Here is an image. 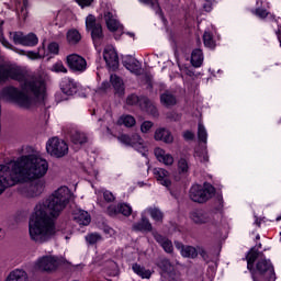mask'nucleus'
<instances>
[{
	"label": "nucleus",
	"mask_w": 281,
	"mask_h": 281,
	"mask_svg": "<svg viewBox=\"0 0 281 281\" xmlns=\"http://www.w3.org/2000/svg\"><path fill=\"white\" fill-rule=\"evenodd\" d=\"M71 190L67 187H59L56 189L43 204L35 206L29 222V236L36 245H44L49 243L56 236L55 218H58L63 211L69 205L71 201Z\"/></svg>",
	"instance_id": "f257e3e1"
},
{
	"label": "nucleus",
	"mask_w": 281,
	"mask_h": 281,
	"mask_svg": "<svg viewBox=\"0 0 281 281\" xmlns=\"http://www.w3.org/2000/svg\"><path fill=\"white\" fill-rule=\"evenodd\" d=\"M49 164L36 154L24 155L8 165H0V194L5 188L41 179L47 175Z\"/></svg>",
	"instance_id": "f03ea898"
},
{
	"label": "nucleus",
	"mask_w": 281,
	"mask_h": 281,
	"mask_svg": "<svg viewBox=\"0 0 281 281\" xmlns=\"http://www.w3.org/2000/svg\"><path fill=\"white\" fill-rule=\"evenodd\" d=\"M15 80L30 95L37 100H45V80L23 69L15 64H0V82Z\"/></svg>",
	"instance_id": "7ed1b4c3"
},
{
	"label": "nucleus",
	"mask_w": 281,
	"mask_h": 281,
	"mask_svg": "<svg viewBox=\"0 0 281 281\" xmlns=\"http://www.w3.org/2000/svg\"><path fill=\"white\" fill-rule=\"evenodd\" d=\"M250 271L254 281H260L262 278H267L269 281L276 280L273 265H271V261L265 259V257L258 259L255 270L252 269Z\"/></svg>",
	"instance_id": "20e7f679"
},
{
	"label": "nucleus",
	"mask_w": 281,
	"mask_h": 281,
	"mask_svg": "<svg viewBox=\"0 0 281 281\" xmlns=\"http://www.w3.org/2000/svg\"><path fill=\"white\" fill-rule=\"evenodd\" d=\"M212 196V184L204 182L203 184H193L189 190V198L193 203H207Z\"/></svg>",
	"instance_id": "39448f33"
},
{
	"label": "nucleus",
	"mask_w": 281,
	"mask_h": 281,
	"mask_svg": "<svg viewBox=\"0 0 281 281\" xmlns=\"http://www.w3.org/2000/svg\"><path fill=\"white\" fill-rule=\"evenodd\" d=\"M46 150L52 157L60 159V157H65L69 153V145L58 137H53L47 140Z\"/></svg>",
	"instance_id": "423d86ee"
},
{
	"label": "nucleus",
	"mask_w": 281,
	"mask_h": 281,
	"mask_svg": "<svg viewBox=\"0 0 281 281\" xmlns=\"http://www.w3.org/2000/svg\"><path fill=\"white\" fill-rule=\"evenodd\" d=\"M3 93L11 100V102H14V104L22 106L23 109H27L32 104V100L15 87L5 88Z\"/></svg>",
	"instance_id": "0eeeda50"
},
{
	"label": "nucleus",
	"mask_w": 281,
	"mask_h": 281,
	"mask_svg": "<svg viewBox=\"0 0 281 281\" xmlns=\"http://www.w3.org/2000/svg\"><path fill=\"white\" fill-rule=\"evenodd\" d=\"M119 140L121 142V144H125V146H132L133 148H135V150L142 153L143 157L148 156L146 143H144V139L138 134H134L132 136L123 134L119 136Z\"/></svg>",
	"instance_id": "6e6552de"
},
{
	"label": "nucleus",
	"mask_w": 281,
	"mask_h": 281,
	"mask_svg": "<svg viewBox=\"0 0 281 281\" xmlns=\"http://www.w3.org/2000/svg\"><path fill=\"white\" fill-rule=\"evenodd\" d=\"M158 267L167 274V279L165 281H181V272H179L177 267L168 259H160Z\"/></svg>",
	"instance_id": "1a4fd4ad"
},
{
	"label": "nucleus",
	"mask_w": 281,
	"mask_h": 281,
	"mask_svg": "<svg viewBox=\"0 0 281 281\" xmlns=\"http://www.w3.org/2000/svg\"><path fill=\"white\" fill-rule=\"evenodd\" d=\"M86 27L91 31V36L93 43L98 45L102 38H104V33H102V24L95 22V16L92 14L86 18Z\"/></svg>",
	"instance_id": "9d476101"
},
{
	"label": "nucleus",
	"mask_w": 281,
	"mask_h": 281,
	"mask_svg": "<svg viewBox=\"0 0 281 281\" xmlns=\"http://www.w3.org/2000/svg\"><path fill=\"white\" fill-rule=\"evenodd\" d=\"M37 269L42 271H56L60 266V258L52 255L44 256L36 261Z\"/></svg>",
	"instance_id": "9b49d317"
},
{
	"label": "nucleus",
	"mask_w": 281,
	"mask_h": 281,
	"mask_svg": "<svg viewBox=\"0 0 281 281\" xmlns=\"http://www.w3.org/2000/svg\"><path fill=\"white\" fill-rule=\"evenodd\" d=\"M156 181L159 183V186H164V188H167V190H170L172 187V179L170 177V171L161 168L156 167L151 170Z\"/></svg>",
	"instance_id": "f8f14e48"
},
{
	"label": "nucleus",
	"mask_w": 281,
	"mask_h": 281,
	"mask_svg": "<svg viewBox=\"0 0 281 281\" xmlns=\"http://www.w3.org/2000/svg\"><path fill=\"white\" fill-rule=\"evenodd\" d=\"M66 60L72 71H85L87 69V59L78 54L68 55Z\"/></svg>",
	"instance_id": "ddd939ff"
},
{
	"label": "nucleus",
	"mask_w": 281,
	"mask_h": 281,
	"mask_svg": "<svg viewBox=\"0 0 281 281\" xmlns=\"http://www.w3.org/2000/svg\"><path fill=\"white\" fill-rule=\"evenodd\" d=\"M103 58L110 67V69H115L119 64V57H117V52H115V48L113 46H106L103 50Z\"/></svg>",
	"instance_id": "4468645a"
},
{
	"label": "nucleus",
	"mask_w": 281,
	"mask_h": 281,
	"mask_svg": "<svg viewBox=\"0 0 281 281\" xmlns=\"http://www.w3.org/2000/svg\"><path fill=\"white\" fill-rule=\"evenodd\" d=\"M108 214L110 216H115L117 214H123V216H131L133 214V207L126 203H120L117 205H110L108 207Z\"/></svg>",
	"instance_id": "2eb2a0df"
},
{
	"label": "nucleus",
	"mask_w": 281,
	"mask_h": 281,
	"mask_svg": "<svg viewBox=\"0 0 281 281\" xmlns=\"http://www.w3.org/2000/svg\"><path fill=\"white\" fill-rule=\"evenodd\" d=\"M104 21L110 32H122L124 30V26L120 24L115 15L109 11L104 13Z\"/></svg>",
	"instance_id": "dca6fc26"
},
{
	"label": "nucleus",
	"mask_w": 281,
	"mask_h": 281,
	"mask_svg": "<svg viewBox=\"0 0 281 281\" xmlns=\"http://www.w3.org/2000/svg\"><path fill=\"white\" fill-rule=\"evenodd\" d=\"M176 249H178L183 258H196L199 250L193 246H183L180 241H175Z\"/></svg>",
	"instance_id": "f3484780"
},
{
	"label": "nucleus",
	"mask_w": 281,
	"mask_h": 281,
	"mask_svg": "<svg viewBox=\"0 0 281 281\" xmlns=\"http://www.w3.org/2000/svg\"><path fill=\"white\" fill-rule=\"evenodd\" d=\"M60 87L65 95H74V93H77L78 91V83H76V81L69 77L61 80Z\"/></svg>",
	"instance_id": "a211bd4d"
},
{
	"label": "nucleus",
	"mask_w": 281,
	"mask_h": 281,
	"mask_svg": "<svg viewBox=\"0 0 281 281\" xmlns=\"http://www.w3.org/2000/svg\"><path fill=\"white\" fill-rule=\"evenodd\" d=\"M156 142H164V144H172L175 142V136L167 128L160 127L157 128L154 135Z\"/></svg>",
	"instance_id": "6ab92c4d"
},
{
	"label": "nucleus",
	"mask_w": 281,
	"mask_h": 281,
	"mask_svg": "<svg viewBox=\"0 0 281 281\" xmlns=\"http://www.w3.org/2000/svg\"><path fill=\"white\" fill-rule=\"evenodd\" d=\"M154 155L160 164H164L165 166H172L175 164V158L170 154H166V150H164L161 147H156L154 149Z\"/></svg>",
	"instance_id": "aec40b11"
},
{
	"label": "nucleus",
	"mask_w": 281,
	"mask_h": 281,
	"mask_svg": "<svg viewBox=\"0 0 281 281\" xmlns=\"http://www.w3.org/2000/svg\"><path fill=\"white\" fill-rule=\"evenodd\" d=\"M153 236L156 240V243H158V245H160V247H162L164 251H166V254H172V251H175V246L172 245V240L168 239V237L162 236L158 233H153Z\"/></svg>",
	"instance_id": "412c9836"
},
{
	"label": "nucleus",
	"mask_w": 281,
	"mask_h": 281,
	"mask_svg": "<svg viewBox=\"0 0 281 281\" xmlns=\"http://www.w3.org/2000/svg\"><path fill=\"white\" fill-rule=\"evenodd\" d=\"M123 66L127 68L131 74H135L136 76L142 74V64L133 57H125L123 59Z\"/></svg>",
	"instance_id": "4be33fe9"
},
{
	"label": "nucleus",
	"mask_w": 281,
	"mask_h": 281,
	"mask_svg": "<svg viewBox=\"0 0 281 281\" xmlns=\"http://www.w3.org/2000/svg\"><path fill=\"white\" fill-rule=\"evenodd\" d=\"M72 216L76 223H78L79 225L87 226L89 225V223H91V215H89V213L85 210H81V209L74 210Z\"/></svg>",
	"instance_id": "5701e85b"
},
{
	"label": "nucleus",
	"mask_w": 281,
	"mask_h": 281,
	"mask_svg": "<svg viewBox=\"0 0 281 281\" xmlns=\"http://www.w3.org/2000/svg\"><path fill=\"white\" fill-rule=\"evenodd\" d=\"M132 270L134 271V273H136V276H138V278H142V280H150V278H153V273H155V271L139 263H134L132 266Z\"/></svg>",
	"instance_id": "b1692460"
},
{
	"label": "nucleus",
	"mask_w": 281,
	"mask_h": 281,
	"mask_svg": "<svg viewBox=\"0 0 281 281\" xmlns=\"http://www.w3.org/2000/svg\"><path fill=\"white\" fill-rule=\"evenodd\" d=\"M190 218L193 221V223H196L198 225H203V223H207L210 221V214H207L203 210H193L190 213Z\"/></svg>",
	"instance_id": "393cba45"
},
{
	"label": "nucleus",
	"mask_w": 281,
	"mask_h": 281,
	"mask_svg": "<svg viewBox=\"0 0 281 281\" xmlns=\"http://www.w3.org/2000/svg\"><path fill=\"white\" fill-rule=\"evenodd\" d=\"M43 190H45V183L41 180H37L29 184L26 194L27 196H38L40 194H43Z\"/></svg>",
	"instance_id": "a878e982"
},
{
	"label": "nucleus",
	"mask_w": 281,
	"mask_h": 281,
	"mask_svg": "<svg viewBox=\"0 0 281 281\" xmlns=\"http://www.w3.org/2000/svg\"><path fill=\"white\" fill-rule=\"evenodd\" d=\"M134 232H153V224L150 220L142 215V218L138 223L133 224Z\"/></svg>",
	"instance_id": "bb28decb"
},
{
	"label": "nucleus",
	"mask_w": 281,
	"mask_h": 281,
	"mask_svg": "<svg viewBox=\"0 0 281 281\" xmlns=\"http://www.w3.org/2000/svg\"><path fill=\"white\" fill-rule=\"evenodd\" d=\"M139 104L144 111L149 113V115H153L154 117H157L158 112H157V106H155V103L150 101L148 98L144 97L139 100Z\"/></svg>",
	"instance_id": "cd10ccee"
},
{
	"label": "nucleus",
	"mask_w": 281,
	"mask_h": 281,
	"mask_svg": "<svg viewBox=\"0 0 281 281\" xmlns=\"http://www.w3.org/2000/svg\"><path fill=\"white\" fill-rule=\"evenodd\" d=\"M265 255L255 248H252L249 252L248 256L246 257L247 260V269L251 271L254 269V262L258 260V258H263Z\"/></svg>",
	"instance_id": "c85d7f7f"
},
{
	"label": "nucleus",
	"mask_w": 281,
	"mask_h": 281,
	"mask_svg": "<svg viewBox=\"0 0 281 281\" xmlns=\"http://www.w3.org/2000/svg\"><path fill=\"white\" fill-rule=\"evenodd\" d=\"M71 142L75 146H85V144L89 142V136H87V133L85 132L77 131L72 133Z\"/></svg>",
	"instance_id": "c756f323"
},
{
	"label": "nucleus",
	"mask_w": 281,
	"mask_h": 281,
	"mask_svg": "<svg viewBox=\"0 0 281 281\" xmlns=\"http://www.w3.org/2000/svg\"><path fill=\"white\" fill-rule=\"evenodd\" d=\"M67 43L69 45H78L82 41V35L76 29H71L66 34Z\"/></svg>",
	"instance_id": "7c9ffc66"
},
{
	"label": "nucleus",
	"mask_w": 281,
	"mask_h": 281,
	"mask_svg": "<svg viewBox=\"0 0 281 281\" xmlns=\"http://www.w3.org/2000/svg\"><path fill=\"white\" fill-rule=\"evenodd\" d=\"M110 81L119 95H124V81L117 75H111Z\"/></svg>",
	"instance_id": "2f4dec72"
},
{
	"label": "nucleus",
	"mask_w": 281,
	"mask_h": 281,
	"mask_svg": "<svg viewBox=\"0 0 281 281\" xmlns=\"http://www.w3.org/2000/svg\"><path fill=\"white\" fill-rule=\"evenodd\" d=\"M191 65H193V67H201V65H203V50L198 48L192 52Z\"/></svg>",
	"instance_id": "473e14b6"
},
{
	"label": "nucleus",
	"mask_w": 281,
	"mask_h": 281,
	"mask_svg": "<svg viewBox=\"0 0 281 281\" xmlns=\"http://www.w3.org/2000/svg\"><path fill=\"white\" fill-rule=\"evenodd\" d=\"M160 102L164 106H175L177 104V98L172 93L166 91L160 95Z\"/></svg>",
	"instance_id": "72a5a7b5"
},
{
	"label": "nucleus",
	"mask_w": 281,
	"mask_h": 281,
	"mask_svg": "<svg viewBox=\"0 0 281 281\" xmlns=\"http://www.w3.org/2000/svg\"><path fill=\"white\" fill-rule=\"evenodd\" d=\"M214 209L216 212H223V193H216V189H212Z\"/></svg>",
	"instance_id": "f704fd0d"
},
{
	"label": "nucleus",
	"mask_w": 281,
	"mask_h": 281,
	"mask_svg": "<svg viewBox=\"0 0 281 281\" xmlns=\"http://www.w3.org/2000/svg\"><path fill=\"white\" fill-rule=\"evenodd\" d=\"M24 47H34L38 45V37L34 33H29L24 35V42L22 44Z\"/></svg>",
	"instance_id": "c9c22d12"
},
{
	"label": "nucleus",
	"mask_w": 281,
	"mask_h": 281,
	"mask_svg": "<svg viewBox=\"0 0 281 281\" xmlns=\"http://www.w3.org/2000/svg\"><path fill=\"white\" fill-rule=\"evenodd\" d=\"M0 43L7 49H11L12 52H15V54H23L21 48L14 47L12 44H10V42H8V40H5V37L3 36V31L2 30H0Z\"/></svg>",
	"instance_id": "e433bc0d"
},
{
	"label": "nucleus",
	"mask_w": 281,
	"mask_h": 281,
	"mask_svg": "<svg viewBox=\"0 0 281 281\" xmlns=\"http://www.w3.org/2000/svg\"><path fill=\"white\" fill-rule=\"evenodd\" d=\"M148 214L155 221V223H162L164 213L159 209H147Z\"/></svg>",
	"instance_id": "4c0bfd02"
},
{
	"label": "nucleus",
	"mask_w": 281,
	"mask_h": 281,
	"mask_svg": "<svg viewBox=\"0 0 281 281\" xmlns=\"http://www.w3.org/2000/svg\"><path fill=\"white\" fill-rule=\"evenodd\" d=\"M25 34L23 32H10L9 38L13 41L14 45H23Z\"/></svg>",
	"instance_id": "58836bf2"
},
{
	"label": "nucleus",
	"mask_w": 281,
	"mask_h": 281,
	"mask_svg": "<svg viewBox=\"0 0 281 281\" xmlns=\"http://www.w3.org/2000/svg\"><path fill=\"white\" fill-rule=\"evenodd\" d=\"M117 124H123L127 128H131V126H135V117L132 115H123L119 119Z\"/></svg>",
	"instance_id": "ea45409f"
},
{
	"label": "nucleus",
	"mask_w": 281,
	"mask_h": 281,
	"mask_svg": "<svg viewBox=\"0 0 281 281\" xmlns=\"http://www.w3.org/2000/svg\"><path fill=\"white\" fill-rule=\"evenodd\" d=\"M189 170H190V165L188 164V159L180 158L178 160V171H179V175H188Z\"/></svg>",
	"instance_id": "a19ab883"
},
{
	"label": "nucleus",
	"mask_w": 281,
	"mask_h": 281,
	"mask_svg": "<svg viewBox=\"0 0 281 281\" xmlns=\"http://www.w3.org/2000/svg\"><path fill=\"white\" fill-rule=\"evenodd\" d=\"M22 50V53H18L20 54V56H27V58H30L31 60H38V58H43V56L41 55V50L40 52H32V50H29V52H25L23 49H20Z\"/></svg>",
	"instance_id": "79ce46f5"
},
{
	"label": "nucleus",
	"mask_w": 281,
	"mask_h": 281,
	"mask_svg": "<svg viewBox=\"0 0 281 281\" xmlns=\"http://www.w3.org/2000/svg\"><path fill=\"white\" fill-rule=\"evenodd\" d=\"M100 240H102V235L98 233H91L86 236V241L89 245H95V243H100Z\"/></svg>",
	"instance_id": "37998d69"
},
{
	"label": "nucleus",
	"mask_w": 281,
	"mask_h": 281,
	"mask_svg": "<svg viewBox=\"0 0 281 281\" xmlns=\"http://www.w3.org/2000/svg\"><path fill=\"white\" fill-rule=\"evenodd\" d=\"M16 8L20 10L21 16L25 19L27 14V0H19Z\"/></svg>",
	"instance_id": "c03bdc74"
},
{
	"label": "nucleus",
	"mask_w": 281,
	"mask_h": 281,
	"mask_svg": "<svg viewBox=\"0 0 281 281\" xmlns=\"http://www.w3.org/2000/svg\"><path fill=\"white\" fill-rule=\"evenodd\" d=\"M198 137L200 142H207V131H205V126H203V124H199Z\"/></svg>",
	"instance_id": "a18cd8bd"
},
{
	"label": "nucleus",
	"mask_w": 281,
	"mask_h": 281,
	"mask_svg": "<svg viewBox=\"0 0 281 281\" xmlns=\"http://www.w3.org/2000/svg\"><path fill=\"white\" fill-rule=\"evenodd\" d=\"M52 71H55V74H67V68L61 64V61H58L53 65Z\"/></svg>",
	"instance_id": "49530a36"
},
{
	"label": "nucleus",
	"mask_w": 281,
	"mask_h": 281,
	"mask_svg": "<svg viewBox=\"0 0 281 281\" xmlns=\"http://www.w3.org/2000/svg\"><path fill=\"white\" fill-rule=\"evenodd\" d=\"M203 42L205 47L212 48V33L210 31L204 32Z\"/></svg>",
	"instance_id": "de8ad7c7"
},
{
	"label": "nucleus",
	"mask_w": 281,
	"mask_h": 281,
	"mask_svg": "<svg viewBox=\"0 0 281 281\" xmlns=\"http://www.w3.org/2000/svg\"><path fill=\"white\" fill-rule=\"evenodd\" d=\"M256 16H259V19H267L269 16V12L267 9H256L255 11Z\"/></svg>",
	"instance_id": "09e8293b"
},
{
	"label": "nucleus",
	"mask_w": 281,
	"mask_h": 281,
	"mask_svg": "<svg viewBox=\"0 0 281 281\" xmlns=\"http://www.w3.org/2000/svg\"><path fill=\"white\" fill-rule=\"evenodd\" d=\"M151 128H153V122L150 121H145L140 125L142 133H148V131H150Z\"/></svg>",
	"instance_id": "8fccbe9b"
},
{
	"label": "nucleus",
	"mask_w": 281,
	"mask_h": 281,
	"mask_svg": "<svg viewBox=\"0 0 281 281\" xmlns=\"http://www.w3.org/2000/svg\"><path fill=\"white\" fill-rule=\"evenodd\" d=\"M103 198L108 203L115 201V195H113L110 191H104Z\"/></svg>",
	"instance_id": "3c124183"
},
{
	"label": "nucleus",
	"mask_w": 281,
	"mask_h": 281,
	"mask_svg": "<svg viewBox=\"0 0 281 281\" xmlns=\"http://www.w3.org/2000/svg\"><path fill=\"white\" fill-rule=\"evenodd\" d=\"M145 5H150V8H159V4L155 0H139Z\"/></svg>",
	"instance_id": "603ef678"
},
{
	"label": "nucleus",
	"mask_w": 281,
	"mask_h": 281,
	"mask_svg": "<svg viewBox=\"0 0 281 281\" xmlns=\"http://www.w3.org/2000/svg\"><path fill=\"white\" fill-rule=\"evenodd\" d=\"M139 102V98L135 94H131L127 97V104H137Z\"/></svg>",
	"instance_id": "864d4df0"
},
{
	"label": "nucleus",
	"mask_w": 281,
	"mask_h": 281,
	"mask_svg": "<svg viewBox=\"0 0 281 281\" xmlns=\"http://www.w3.org/2000/svg\"><path fill=\"white\" fill-rule=\"evenodd\" d=\"M48 52H50V54H58V44L57 43H50L48 45Z\"/></svg>",
	"instance_id": "5fc2aeb1"
},
{
	"label": "nucleus",
	"mask_w": 281,
	"mask_h": 281,
	"mask_svg": "<svg viewBox=\"0 0 281 281\" xmlns=\"http://www.w3.org/2000/svg\"><path fill=\"white\" fill-rule=\"evenodd\" d=\"M183 137L187 142H192V139H194V133L191 131H186L183 132Z\"/></svg>",
	"instance_id": "6e6d98bb"
},
{
	"label": "nucleus",
	"mask_w": 281,
	"mask_h": 281,
	"mask_svg": "<svg viewBox=\"0 0 281 281\" xmlns=\"http://www.w3.org/2000/svg\"><path fill=\"white\" fill-rule=\"evenodd\" d=\"M76 1L81 5V8H85V5H89L90 3H93V0H76Z\"/></svg>",
	"instance_id": "4d7b16f0"
},
{
	"label": "nucleus",
	"mask_w": 281,
	"mask_h": 281,
	"mask_svg": "<svg viewBox=\"0 0 281 281\" xmlns=\"http://www.w3.org/2000/svg\"><path fill=\"white\" fill-rule=\"evenodd\" d=\"M198 254H200V256L203 258V260H207V251H205V249L199 248Z\"/></svg>",
	"instance_id": "13d9d810"
},
{
	"label": "nucleus",
	"mask_w": 281,
	"mask_h": 281,
	"mask_svg": "<svg viewBox=\"0 0 281 281\" xmlns=\"http://www.w3.org/2000/svg\"><path fill=\"white\" fill-rule=\"evenodd\" d=\"M110 83L108 81H104L101 86L102 89H109Z\"/></svg>",
	"instance_id": "bf43d9fd"
},
{
	"label": "nucleus",
	"mask_w": 281,
	"mask_h": 281,
	"mask_svg": "<svg viewBox=\"0 0 281 281\" xmlns=\"http://www.w3.org/2000/svg\"><path fill=\"white\" fill-rule=\"evenodd\" d=\"M127 35L131 36L132 38H135V33L127 32Z\"/></svg>",
	"instance_id": "052dcab7"
},
{
	"label": "nucleus",
	"mask_w": 281,
	"mask_h": 281,
	"mask_svg": "<svg viewBox=\"0 0 281 281\" xmlns=\"http://www.w3.org/2000/svg\"><path fill=\"white\" fill-rule=\"evenodd\" d=\"M256 225L258 226V227H260V221L259 220H256Z\"/></svg>",
	"instance_id": "680f3d73"
},
{
	"label": "nucleus",
	"mask_w": 281,
	"mask_h": 281,
	"mask_svg": "<svg viewBox=\"0 0 281 281\" xmlns=\"http://www.w3.org/2000/svg\"><path fill=\"white\" fill-rule=\"evenodd\" d=\"M204 161H210V157H204Z\"/></svg>",
	"instance_id": "e2e57ef3"
},
{
	"label": "nucleus",
	"mask_w": 281,
	"mask_h": 281,
	"mask_svg": "<svg viewBox=\"0 0 281 281\" xmlns=\"http://www.w3.org/2000/svg\"><path fill=\"white\" fill-rule=\"evenodd\" d=\"M256 239H257V240H260V235H257V236H256Z\"/></svg>",
	"instance_id": "0e129e2a"
},
{
	"label": "nucleus",
	"mask_w": 281,
	"mask_h": 281,
	"mask_svg": "<svg viewBox=\"0 0 281 281\" xmlns=\"http://www.w3.org/2000/svg\"><path fill=\"white\" fill-rule=\"evenodd\" d=\"M262 247V244H258V249H260Z\"/></svg>",
	"instance_id": "69168bd1"
},
{
	"label": "nucleus",
	"mask_w": 281,
	"mask_h": 281,
	"mask_svg": "<svg viewBox=\"0 0 281 281\" xmlns=\"http://www.w3.org/2000/svg\"><path fill=\"white\" fill-rule=\"evenodd\" d=\"M3 232L1 228H0V233ZM0 238H1V234H0Z\"/></svg>",
	"instance_id": "338daca9"
},
{
	"label": "nucleus",
	"mask_w": 281,
	"mask_h": 281,
	"mask_svg": "<svg viewBox=\"0 0 281 281\" xmlns=\"http://www.w3.org/2000/svg\"><path fill=\"white\" fill-rule=\"evenodd\" d=\"M280 44H281V41H280Z\"/></svg>",
	"instance_id": "774afa93"
}]
</instances>
